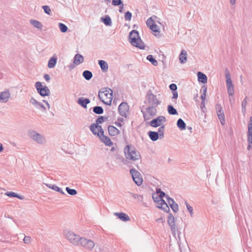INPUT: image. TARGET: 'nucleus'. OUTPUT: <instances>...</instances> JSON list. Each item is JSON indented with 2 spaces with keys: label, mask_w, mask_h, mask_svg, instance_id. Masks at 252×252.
Listing matches in <instances>:
<instances>
[{
  "label": "nucleus",
  "mask_w": 252,
  "mask_h": 252,
  "mask_svg": "<svg viewBox=\"0 0 252 252\" xmlns=\"http://www.w3.org/2000/svg\"><path fill=\"white\" fill-rule=\"evenodd\" d=\"M124 153L126 159L123 158L122 162L125 165H128L129 163L127 159L135 161L138 160L141 157L140 153L136 151L135 147L131 145H127L125 147Z\"/></svg>",
  "instance_id": "1"
},
{
  "label": "nucleus",
  "mask_w": 252,
  "mask_h": 252,
  "mask_svg": "<svg viewBox=\"0 0 252 252\" xmlns=\"http://www.w3.org/2000/svg\"><path fill=\"white\" fill-rule=\"evenodd\" d=\"M129 41L134 47L140 49H145V44L139 36L138 32L136 30H133L129 32Z\"/></svg>",
  "instance_id": "2"
},
{
  "label": "nucleus",
  "mask_w": 252,
  "mask_h": 252,
  "mask_svg": "<svg viewBox=\"0 0 252 252\" xmlns=\"http://www.w3.org/2000/svg\"><path fill=\"white\" fill-rule=\"evenodd\" d=\"M113 91L110 88H105L104 91H100L98 97L104 104L110 105L112 103Z\"/></svg>",
  "instance_id": "3"
},
{
  "label": "nucleus",
  "mask_w": 252,
  "mask_h": 252,
  "mask_svg": "<svg viewBox=\"0 0 252 252\" xmlns=\"http://www.w3.org/2000/svg\"><path fill=\"white\" fill-rule=\"evenodd\" d=\"M29 137L36 142L38 144H43L46 142L45 138L40 133L35 131L30 130L28 131Z\"/></svg>",
  "instance_id": "4"
},
{
  "label": "nucleus",
  "mask_w": 252,
  "mask_h": 252,
  "mask_svg": "<svg viewBox=\"0 0 252 252\" xmlns=\"http://www.w3.org/2000/svg\"><path fill=\"white\" fill-rule=\"evenodd\" d=\"M225 73L227 92L229 96H232L234 94V90L232 80L231 79L230 74L228 69H225Z\"/></svg>",
  "instance_id": "5"
},
{
  "label": "nucleus",
  "mask_w": 252,
  "mask_h": 252,
  "mask_svg": "<svg viewBox=\"0 0 252 252\" xmlns=\"http://www.w3.org/2000/svg\"><path fill=\"white\" fill-rule=\"evenodd\" d=\"M35 87L37 90V93L43 97L48 96L50 93V90L47 86H42L40 82H36Z\"/></svg>",
  "instance_id": "6"
},
{
  "label": "nucleus",
  "mask_w": 252,
  "mask_h": 252,
  "mask_svg": "<svg viewBox=\"0 0 252 252\" xmlns=\"http://www.w3.org/2000/svg\"><path fill=\"white\" fill-rule=\"evenodd\" d=\"M65 237L73 245L79 246V242L81 238L79 235H76L73 232L68 231L65 234Z\"/></svg>",
  "instance_id": "7"
},
{
  "label": "nucleus",
  "mask_w": 252,
  "mask_h": 252,
  "mask_svg": "<svg viewBox=\"0 0 252 252\" xmlns=\"http://www.w3.org/2000/svg\"><path fill=\"white\" fill-rule=\"evenodd\" d=\"M156 106L152 105L149 106L146 108L147 112L148 114H146L145 112L141 111L143 114L144 121H147L150 119L152 117H154L156 115L157 113V110Z\"/></svg>",
  "instance_id": "8"
},
{
  "label": "nucleus",
  "mask_w": 252,
  "mask_h": 252,
  "mask_svg": "<svg viewBox=\"0 0 252 252\" xmlns=\"http://www.w3.org/2000/svg\"><path fill=\"white\" fill-rule=\"evenodd\" d=\"M132 179L137 186H140L143 182V179L140 173L134 168L130 170Z\"/></svg>",
  "instance_id": "9"
},
{
  "label": "nucleus",
  "mask_w": 252,
  "mask_h": 252,
  "mask_svg": "<svg viewBox=\"0 0 252 252\" xmlns=\"http://www.w3.org/2000/svg\"><path fill=\"white\" fill-rule=\"evenodd\" d=\"M79 245L82 246L85 249L92 250L94 248L95 244L93 241L84 237H81L79 242Z\"/></svg>",
  "instance_id": "10"
},
{
  "label": "nucleus",
  "mask_w": 252,
  "mask_h": 252,
  "mask_svg": "<svg viewBox=\"0 0 252 252\" xmlns=\"http://www.w3.org/2000/svg\"><path fill=\"white\" fill-rule=\"evenodd\" d=\"M247 141L248 146V150H252V116L250 118V121L248 125Z\"/></svg>",
  "instance_id": "11"
},
{
  "label": "nucleus",
  "mask_w": 252,
  "mask_h": 252,
  "mask_svg": "<svg viewBox=\"0 0 252 252\" xmlns=\"http://www.w3.org/2000/svg\"><path fill=\"white\" fill-rule=\"evenodd\" d=\"M147 97L148 103L151 105L158 106L161 103V101L157 99L156 95L150 90L147 93Z\"/></svg>",
  "instance_id": "12"
},
{
  "label": "nucleus",
  "mask_w": 252,
  "mask_h": 252,
  "mask_svg": "<svg viewBox=\"0 0 252 252\" xmlns=\"http://www.w3.org/2000/svg\"><path fill=\"white\" fill-rule=\"evenodd\" d=\"M166 121V118L163 116H158L156 118L153 119L151 121L149 124V125L154 127H157L158 126H161L162 124L165 123Z\"/></svg>",
  "instance_id": "13"
},
{
  "label": "nucleus",
  "mask_w": 252,
  "mask_h": 252,
  "mask_svg": "<svg viewBox=\"0 0 252 252\" xmlns=\"http://www.w3.org/2000/svg\"><path fill=\"white\" fill-rule=\"evenodd\" d=\"M215 109L219 120L222 125H224L225 123V116L223 110L220 104H217L215 106Z\"/></svg>",
  "instance_id": "14"
},
{
  "label": "nucleus",
  "mask_w": 252,
  "mask_h": 252,
  "mask_svg": "<svg viewBox=\"0 0 252 252\" xmlns=\"http://www.w3.org/2000/svg\"><path fill=\"white\" fill-rule=\"evenodd\" d=\"M129 111V106L127 102H122L118 107V112L121 116L126 118Z\"/></svg>",
  "instance_id": "15"
},
{
  "label": "nucleus",
  "mask_w": 252,
  "mask_h": 252,
  "mask_svg": "<svg viewBox=\"0 0 252 252\" xmlns=\"http://www.w3.org/2000/svg\"><path fill=\"white\" fill-rule=\"evenodd\" d=\"M99 124H95V123L92 124L90 126V130L94 135H102L104 134V130H103L102 126Z\"/></svg>",
  "instance_id": "16"
},
{
  "label": "nucleus",
  "mask_w": 252,
  "mask_h": 252,
  "mask_svg": "<svg viewBox=\"0 0 252 252\" xmlns=\"http://www.w3.org/2000/svg\"><path fill=\"white\" fill-rule=\"evenodd\" d=\"M10 97V94L8 91L0 93V102L6 103Z\"/></svg>",
  "instance_id": "17"
},
{
  "label": "nucleus",
  "mask_w": 252,
  "mask_h": 252,
  "mask_svg": "<svg viewBox=\"0 0 252 252\" xmlns=\"http://www.w3.org/2000/svg\"><path fill=\"white\" fill-rule=\"evenodd\" d=\"M100 141L103 142L106 146H111L113 145L111 139L107 136H105L104 134L98 136Z\"/></svg>",
  "instance_id": "18"
},
{
  "label": "nucleus",
  "mask_w": 252,
  "mask_h": 252,
  "mask_svg": "<svg viewBox=\"0 0 252 252\" xmlns=\"http://www.w3.org/2000/svg\"><path fill=\"white\" fill-rule=\"evenodd\" d=\"M77 103L84 108H86L87 104L90 103V100L88 98L81 97L78 99Z\"/></svg>",
  "instance_id": "19"
},
{
  "label": "nucleus",
  "mask_w": 252,
  "mask_h": 252,
  "mask_svg": "<svg viewBox=\"0 0 252 252\" xmlns=\"http://www.w3.org/2000/svg\"><path fill=\"white\" fill-rule=\"evenodd\" d=\"M108 130L109 134L112 136H117L120 132V130L113 126H109L108 127Z\"/></svg>",
  "instance_id": "20"
},
{
  "label": "nucleus",
  "mask_w": 252,
  "mask_h": 252,
  "mask_svg": "<svg viewBox=\"0 0 252 252\" xmlns=\"http://www.w3.org/2000/svg\"><path fill=\"white\" fill-rule=\"evenodd\" d=\"M114 215L117 216L121 220L126 221L130 220L129 217L125 213H115Z\"/></svg>",
  "instance_id": "21"
},
{
  "label": "nucleus",
  "mask_w": 252,
  "mask_h": 252,
  "mask_svg": "<svg viewBox=\"0 0 252 252\" xmlns=\"http://www.w3.org/2000/svg\"><path fill=\"white\" fill-rule=\"evenodd\" d=\"M30 102V103H31L32 104L34 105L36 107L38 108L39 109H43V110L46 109L45 106L43 104L37 101L33 97H32L31 98Z\"/></svg>",
  "instance_id": "22"
},
{
  "label": "nucleus",
  "mask_w": 252,
  "mask_h": 252,
  "mask_svg": "<svg viewBox=\"0 0 252 252\" xmlns=\"http://www.w3.org/2000/svg\"><path fill=\"white\" fill-rule=\"evenodd\" d=\"M57 57L55 55L50 58L48 62V67L49 68L54 67L57 63Z\"/></svg>",
  "instance_id": "23"
},
{
  "label": "nucleus",
  "mask_w": 252,
  "mask_h": 252,
  "mask_svg": "<svg viewBox=\"0 0 252 252\" xmlns=\"http://www.w3.org/2000/svg\"><path fill=\"white\" fill-rule=\"evenodd\" d=\"M84 62L83 56L79 54H76L73 58V63L76 65H79Z\"/></svg>",
  "instance_id": "24"
},
{
  "label": "nucleus",
  "mask_w": 252,
  "mask_h": 252,
  "mask_svg": "<svg viewBox=\"0 0 252 252\" xmlns=\"http://www.w3.org/2000/svg\"><path fill=\"white\" fill-rule=\"evenodd\" d=\"M187 60V52L185 50H182L179 55V61L181 63H185Z\"/></svg>",
  "instance_id": "25"
},
{
  "label": "nucleus",
  "mask_w": 252,
  "mask_h": 252,
  "mask_svg": "<svg viewBox=\"0 0 252 252\" xmlns=\"http://www.w3.org/2000/svg\"><path fill=\"white\" fill-rule=\"evenodd\" d=\"M148 135L153 141H156L159 138L158 132H157V131H150L148 132Z\"/></svg>",
  "instance_id": "26"
},
{
  "label": "nucleus",
  "mask_w": 252,
  "mask_h": 252,
  "mask_svg": "<svg viewBox=\"0 0 252 252\" xmlns=\"http://www.w3.org/2000/svg\"><path fill=\"white\" fill-rule=\"evenodd\" d=\"M198 81L203 84L206 83L207 82V76L201 72H198L197 73Z\"/></svg>",
  "instance_id": "27"
},
{
  "label": "nucleus",
  "mask_w": 252,
  "mask_h": 252,
  "mask_svg": "<svg viewBox=\"0 0 252 252\" xmlns=\"http://www.w3.org/2000/svg\"><path fill=\"white\" fill-rule=\"evenodd\" d=\"M98 64L100 67L101 70L103 72H105L108 71V65L107 63L103 60H99Z\"/></svg>",
  "instance_id": "28"
},
{
  "label": "nucleus",
  "mask_w": 252,
  "mask_h": 252,
  "mask_svg": "<svg viewBox=\"0 0 252 252\" xmlns=\"http://www.w3.org/2000/svg\"><path fill=\"white\" fill-rule=\"evenodd\" d=\"M101 20L107 26H111L112 24L111 19L109 15L102 17Z\"/></svg>",
  "instance_id": "29"
},
{
  "label": "nucleus",
  "mask_w": 252,
  "mask_h": 252,
  "mask_svg": "<svg viewBox=\"0 0 252 252\" xmlns=\"http://www.w3.org/2000/svg\"><path fill=\"white\" fill-rule=\"evenodd\" d=\"M46 186L48 187L49 189H52L54 190L58 191L62 194H65V193L62 189H61L60 188H59L55 184H46Z\"/></svg>",
  "instance_id": "30"
},
{
  "label": "nucleus",
  "mask_w": 252,
  "mask_h": 252,
  "mask_svg": "<svg viewBox=\"0 0 252 252\" xmlns=\"http://www.w3.org/2000/svg\"><path fill=\"white\" fill-rule=\"evenodd\" d=\"M177 126L181 130H185L186 128V124L181 118L177 120Z\"/></svg>",
  "instance_id": "31"
},
{
  "label": "nucleus",
  "mask_w": 252,
  "mask_h": 252,
  "mask_svg": "<svg viewBox=\"0 0 252 252\" xmlns=\"http://www.w3.org/2000/svg\"><path fill=\"white\" fill-rule=\"evenodd\" d=\"M82 76L86 80L89 81L93 77V73L91 71L86 70L83 72Z\"/></svg>",
  "instance_id": "32"
},
{
  "label": "nucleus",
  "mask_w": 252,
  "mask_h": 252,
  "mask_svg": "<svg viewBox=\"0 0 252 252\" xmlns=\"http://www.w3.org/2000/svg\"><path fill=\"white\" fill-rule=\"evenodd\" d=\"M167 111L170 115H175L178 114L177 110L172 105H169L167 106Z\"/></svg>",
  "instance_id": "33"
},
{
  "label": "nucleus",
  "mask_w": 252,
  "mask_h": 252,
  "mask_svg": "<svg viewBox=\"0 0 252 252\" xmlns=\"http://www.w3.org/2000/svg\"><path fill=\"white\" fill-rule=\"evenodd\" d=\"M93 111L96 114H102L103 113L104 110L101 106H96L93 108Z\"/></svg>",
  "instance_id": "34"
},
{
  "label": "nucleus",
  "mask_w": 252,
  "mask_h": 252,
  "mask_svg": "<svg viewBox=\"0 0 252 252\" xmlns=\"http://www.w3.org/2000/svg\"><path fill=\"white\" fill-rule=\"evenodd\" d=\"M167 223L170 226H173L175 224V218L171 213L169 214V216L167 219Z\"/></svg>",
  "instance_id": "35"
},
{
  "label": "nucleus",
  "mask_w": 252,
  "mask_h": 252,
  "mask_svg": "<svg viewBox=\"0 0 252 252\" xmlns=\"http://www.w3.org/2000/svg\"><path fill=\"white\" fill-rule=\"evenodd\" d=\"M30 23L35 28L38 29H41L42 25L40 22L35 20H31Z\"/></svg>",
  "instance_id": "36"
},
{
  "label": "nucleus",
  "mask_w": 252,
  "mask_h": 252,
  "mask_svg": "<svg viewBox=\"0 0 252 252\" xmlns=\"http://www.w3.org/2000/svg\"><path fill=\"white\" fill-rule=\"evenodd\" d=\"M147 60L149 61L154 66H157L158 64V61L154 58L152 55H149L147 56Z\"/></svg>",
  "instance_id": "37"
},
{
  "label": "nucleus",
  "mask_w": 252,
  "mask_h": 252,
  "mask_svg": "<svg viewBox=\"0 0 252 252\" xmlns=\"http://www.w3.org/2000/svg\"><path fill=\"white\" fill-rule=\"evenodd\" d=\"M247 98L248 97L246 96L244 100L242 101L241 106H242V112L244 115L245 114L246 112V107L247 105Z\"/></svg>",
  "instance_id": "38"
},
{
  "label": "nucleus",
  "mask_w": 252,
  "mask_h": 252,
  "mask_svg": "<svg viewBox=\"0 0 252 252\" xmlns=\"http://www.w3.org/2000/svg\"><path fill=\"white\" fill-rule=\"evenodd\" d=\"M108 117L107 116H99L96 120V123L95 124H101L105 121L108 120Z\"/></svg>",
  "instance_id": "39"
},
{
  "label": "nucleus",
  "mask_w": 252,
  "mask_h": 252,
  "mask_svg": "<svg viewBox=\"0 0 252 252\" xmlns=\"http://www.w3.org/2000/svg\"><path fill=\"white\" fill-rule=\"evenodd\" d=\"M165 129V126L162 125L160 126L158 129V131L157 132H158L159 139H162L164 137V132Z\"/></svg>",
  "instance_id": "40"
},
{
  "label": "nucleus",
  "mask_w": 252,
  "mask_h": 252,
  "mask_svg": "<svg viewBox=\"0 0 252 252\" xmlns=\"http://www.w3.org/2000/svg\"><path fill=\"white\" fill-rule=\"evenodd\" d=\"M170 227L171 231L172 232L173 235L175 236L176 234V232H178V237L179 239L180 240V238L179 235L181 234V232H180L179 233L178 232V228L176 226V225L175 224V225H173V226H170Z\"/></svg>",
  "instance_id": "41"
},
{
  "label": "nucleus",
  "mask_w": 252,
  "mask_h": 252,
  "mask_svg": "<svg viewBox=\"0 0 252 252\" xmlns=\"http://www.w3.org/2000/svg\"><path fill=\"white\" fill-rule=\"evenodd\" d=\"M59 28L61 32L63 33L66 32L68 30L67 27L65 24L62 23L59 24Z\"/></svg>",
  "instance_id": "42"
},
{
  "label": "nucleus",
  "mask_w": 252,
  "mask_h": 252,
  "mask_svg": "<svg viewBox=\"0 0 252 252\" xmlns=\"http://www.w3.org/2000/svg\"><path fill=\"white\" fill-rule=\"evenodd\" d=\"M158 208L163 210L165 212L168 213L170 211V209L167 204L166 203L161 206H158Z\"/></svg>",
  "instance_id": "43"
},
{
  "label": "nucleus",
  "mask_w": 252,
  "mask_h": 252,
  "mask_svg": "<svg viewBox=\"0 0 252 252\" xmlns=\"http://www.w3.org/2000/svg\"><path fill=\"white\" fill-rule=\"evenodd\" d=\"M65 190L67 192L71 195H75L77 193L76 189H70L69 187H66Z\"/></svg>",
  "instance_id": "44"
},
{
  "label": "nucleus",
  "mask_w": 252,
  "mask_h": 252,
  "mask_svg": "<svg viewBox=\"0 0 252 252\" xmlns=\"http://www.w3.org/2000/svg\"><path fill=\"white\" fill-rule=\"evenodd\" d=\"M185 204L187 207V210L189 213L190 216L192 217H193V208L188 203L187 201L185 202Z\"/></svg>",
  "instance_id": "45"
},
{
  "label": "nucleus",
  "mask_w": 252,
  "mask_h": 252,
  "mask_svg": "<svg viewBox=\"0 0 252 252\" xmlns=\"http://www.w3.org/2000/svg\"><path fill=\"white\" fill-rule=\"evenodd\" d=\"M150 29L152 30L153 32H155V33H159V29L158 26L156 24H154L151 27H150Z\"/></svg>",
  "instance_id": "46"
},
{
  "label": "nucleus",
  "mask_w": 252,
  "mask_h": 252,
  "mask_svg": "<svg viewBox=\"0 0 252 252\" xmlns=\"http://www.w3.org/2000/svg\"><path fill=\"white\" fill-rule=\"evenodd\" d=\"M124 18L125 20L126 21H130L131 19L132 18V14L129 11H126L124 15Z\"/></svg>",
  "instance_id": "47"
},
{
  "label": "nucleus",
  "mask_w": 252,
  "mask_h": 252,
  "mask_svg": "<svg viewBox=\"0 0 252 252\" xmlns=\"http://www.w3.org/2000/svg\"><path fill=\"white\" fill-rule=\"evenodd\" d=\"M154 24H155V22L152 17H150L147 19V22H146V24H147V27L149 29L150 28V27H151Z\"/></svg>",
  "instance_id": "48"
},
{
  "label": "nucleus",
  "mask_w": 252,
  "mask_h": 252,
  "mask_svg": "<svg viewBox=\"0 0 252 252\" xmlns=\"http://www.w3.org/2000/svg\"><path fill=\"white\" fill-rule=\"evenodd\" d=\"M42 7L45 13L47 14L48 15L51 14V9L50 8V7L49 6L43 5V6H42Z\"/></svg>",
  "instance_id": "49"
},
{
  "label": "nucleus",
  "mask_w": 252,
  "mask_h": 252,
  "mask_svg": "<svg viewBox=\"0 0 252 252\" xmlns=\"http://www.w3.org/2000/svg\"><path fill=\"white\" fill-rule=\"evenodd\" d=\"M123 4L122 0H112V4L114 6H120Z\"/></svg>",
  "instance_id": "50"
},
{
  "label": "nucleus",
  "mask_w": 252,
  "mask_h": 252,
  "mask_svg": "<svg viewBox=\"0 0 252 252\" xmlns=\"http://www.w3.org/2000/svg\"><path fill=\"white\" fill-rule=\"evenodd\" d=\"M131 195L132 196V197L135 199H138L140 201L143 200V196L142 195L135 194V193H131Z\"/></svg>",
  "instance_id": "51"
},
{
  "label": "nucleus",
  "mask_w": 252,
  "mask_h": 252,
  "mask_svg": "<svg viewBox=\"0 0 252 252\" xmlns=\"http://www.w3.org/2000/svg\"><path fill=\"white\" fill-rule=\"evenodd\" d=\"M171 209L173 210V211L175 213H177L179 210V207L178 205L175 203L173 204L170 206Z\"/></svg>",
  "instance_id": "52"
},
{
  "label": "nucleus",
  "mask_w": 252,
  "mask_h": 252,
  "mask_svg": "<svg viewBox=\"0 0 252 252\" xmlns=\"http://www.w3.org/2000/svg\"><path fill=\"white\" fill-rule=\"evenodd\" d=\"M153 199L154 201V202L158 203L159 202L160 200H161V198H160V196H158V194H153L152 195Z\"/></svg>",
  "instance_id": "53"
},
{
  "label": "nucleus",
  "mask_w": 252,
  "mask_h": 252,
  "mask_svg": "<svg viewBox=\"0 0 252 252\" xmlns=\"http://www.w3.org/2000/svg\"><path fill=\"white\" fill-rule=\"evenodd\" d=\"M166 199L170 206L175 203L174 199L171 198L169 196H166Z\"/></svg>",
  "instance_id": "54"
},
{
  "label": "nucleus",
  "mask_w": 252,
  "mask_h": 252,
  "mask_svg": "<svg viewBox=\"0 0 252 252\" xmlns=\"http://www.w3.org/2000/svg\"><path fill=\"white\" fill-rule=\"evenodd\" d=\"M5 195L9 197H15L17 196V193L13 191H8L5 193Z\"/></svg>",
  "instance_id": "55"
},
{
  "label": "nucleus",
  "mask_w": 252,
  "mask_h": 252,
  "mask_svg": "<svg viewBox=\"0 0 252 252\" xmlns=\"http://www.w3.org/2000/svg\"><path fill=\"white\" fill-rule=\"evenodd\" d=\"M200 108L203 112L206 111L207 109L205 107V101H201L200 105Z\"/></svg>",
  "instance_id": "56"
},
{
  "label": "nucleus",
  "mask_w": 252,
  "mask_h": 252,
  "mask_svg": "<svg viewBox=\"0 0 252 252\" xmlns=\"http://www.w3.org/2000/svg\"><path fill=\"white\" fill-rule=\"evenodd\" d=\"M169 88L172 91V92L177 90V86L174 83L171 84L169 85Z\"/></svg>",
  "instance_id": "57"
},
{
  "label": "nucleus",
  "mask_w": 252,
  "mask_h": 252,
  "mask_svg": "<svg viewBox=\"0 0 252 252\" xmlns=\"http://www.w3.org/2000/svg\"><path fill=\"white\" fill-rule=\"evenodd\" d=\"M23 241L25 244H30L31 242V238L30 236H25Z\"/></svg>",
  "instance_id": "58"
},
{
  "label": "nucleus",
  "mask_w": 252,
  "mask_h": 252,
  "mask_svg": "<svg viewBox=\"0 0 252 252\" xmlns=\"http://www.w3.org/2000/svg\"><path fill=\"white\" fill-rule=\"evenodd\" d=\"M172 92V94H173V96H172V99H176L178 98V92H177V91H173Z\"/></svg>",
  "instance_id": "59"
},
{
  "label": "nucleus",
  "mask_w": 252,
  "mask_h": 252,
  "mask_svg": "<svg viewBox=\"0 0 252 252\" xmlns=\"http://www.w3.org/2000/svg\"><path fill=\"white\" fill-rule=\"evenodd\" d=\"M158 196H160V198H163V197H165L166 198V196H169V195H167V194H166L165 193L164 191H161V192L160 193H159Z\"/></svg>",
  "instance_id": "60"
},
{
  "label": "nucleus",
  "mask_w": 252,
  "mask_h": 252,
  "mask_svg": "<svg viewBox=\"0 0 252 252\" xmlns=\"http://www.w3.org/2000/svg\"><path fill=\"white\" fill-rule=\"evenodd\" d=\"M207 88L206 86L205 85H203L202 88H201V91L202 92V94H206V92H207Z\"/></svg>",
  "instance_id": "61"
},
{
  "label": "nucleus",
  "mask_w": 252,
  "mask_h": 252,
  "mask_svg": "<svg viewBox=\"0 0 252 252\" xmlns=\"http://www.w3.org/2000/svg\"><path fill=\"white\" fill-rule=\"evenodd\" d=\"M44 78L47 82H49L50 80V77L48 74H45L44 75Z\"/></svg>",
  "instance_id": "62"
},
{
  "label": "nucleus",
  "mask_w": 252,
  "mask_h": 252,
  "mask_svg": "<svg viewBox=\"0 0 252 252\" xmlns=\"http://www.w3.org/2000/svg\"><path fill=\"white\" fill-rule=\"evenodd\" d=\"M206 96V94H205V93L201 94V101H205Z\"/></svg>",
  "instance_id": "63"
},
{
  "label": "nucleus",
  "mask_w": 252,
  "mask_h": 252,
  "mask_svg": "<svg viewBox=\"0 0 252 252\" xmlns=\"http://www.w3.org/2000/svg\"><path fill=\"white\" fill-rule=\"evenodd\" d=\"M159 204L158 206H161L163 205L164 204L166 203V202L163 198H161V200H160L159 202L158 203Z\"/></svg>",
  "instance_id": "64"
}]
</instances>
